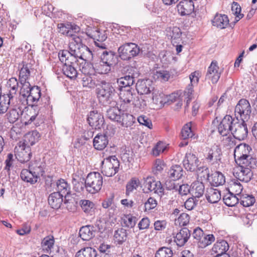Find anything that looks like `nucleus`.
I'll return each instance as SVG.
<instances>
[{"mask_svg": "<svg viewBox=\"0 0 257 257\" xmlns=\"http://www.w3.org/2000/svg\"><path fill=\"white\" fill-rule=\"evenodd\" d=\"M93 56L90 49L82 43L81 39L76 37L69 42V51L62 50L58 54L59 60L64 63L71 62L69 60V56L75 59L79 58L84 61H88L92 60Z\"/></svg>", "mask_w": 257, "mask_h": 257, "instance_id": "1", "label": "nucleus"}, {"mask_svg": "<svg viewBox=\"0 0 257 257\" xmlns=\"http://www.w3.org/2000/svg\"><path fill=\"white\" fill-rule=\"evenodd\" d=\"M103 184V178L101 175L96 172L89 173L85 180V185L82 182H78L74 184V188L77 192H80L84 187L91 194L98 193L101 189Z\"/></svg>", "mask_w": 257, "mask_h": 257, "instance_id": "2", "label": "nucleus"}, {"mask_svg": "<svg viewBox=\"0 0 257 257\" xmlns=\"http://www.w3.org/2000/svg\"><path fill=\"white\" fill-rule=\"evenodd\" d=\"M200 161L195 154L187 153L183 160V165L185 168L191 172L196 171L198 174L202 173V176L209 177V169L205 166L200 167Z\"/></svg>", "mask_w": 257, "mask_h": 257, "instance_id": "3", "label": "nucleus"}, {"mask_svg": "<svg viewBox=\"0 0 257 257\" xmlns=\"http://www.w3.org/2000/svg\"><path fill=\"white\" fill-rule=\"evenodd\" d=\"M115 92V89L112 84L103 80L100 82L96 89L97 98L103 105L110 103Z\"/></svg>", "mask_w": 257, "mask_h": 257, "instance_id": "4", "label": "nucleus"}, {"mask_svg": "<svg viewBox=\"0 0 257 257\" xmlns=\"http://www.w3.org/2000/svg\"><path fill=\"white\" fill-rule=\"evenodd\" d=\"M251 147L246 144H240L237 146L234 150V159L237 164H243L244 163H255V160L250 153Z\"/></svg>", "mask_w": 257, "mask_h": 257, "instance_id": "5", "label": "nucleus"}, {"mask_svg": "<svg viewBox=\"0 0 257 257\" xmlns=\"http://www.w3.org/2000/svg\"><path fill=\"white\" fill-rule=\"evenodd\" d=\"M27 88H25L23 91V87H21L20 94L26 98L28 105L31 106L32 108L36 107L41 98L40 88L36 86H31V84L29 85Z\"/></svg>", "mask_w": 257, "mask_h": 257, "instance_id": "6", "label": "nucleus"}, {"mask_svg": "<svg viewBox=\"0 0 257 257\" xmlns=\"http://www.w3.org/2000/svg\"><path fill=\"white\" fill-rule=\"evenodd\" d=\"M118 52L122 60H130L139 55L141 52V49L134 43H126L118 48Z\"/></svg>", "mask_w": 257, "mask_h": 257, "instance_id": "7", "label": "nucleus"}, {"mask_svg": "<svg viewBox=\"0 0 257 257\" xmlns=\"http://www.w3.org/2000/svg\"><path fill=\"white\" fill-rule=\"evenodd\" d=\"M237 165L238 166L233 173L234 177L240 181L248 182L252 177L251 169L255 165V163H244L243 164Z\"/></svg>", "mask_w": 257, "mask_h": 257, "instance_id": "8", "label": "nucleus"}, {"mask_svg": "<svg viewBox=\"0 0 257 257\" xmlns=\"http://www.w3.org/2000/svg\"><path fill=\"white\" fill-rule=\"evenodd\" d=\"M119 162L115 156L108 157L101 163V173L107 177L114 175L118 171Z\"/></svg>", "mask_w": 257, "mask_h": 257, "instance_id": "9", "label": "nucleus"}, {"mask_svg": "<svg viewBox=\"0 0 257 257\" xmlns=\"http://www.w3.org/2000/svg\"><path fill=\"white\" fill-rule=\"evenodd\" d=\"M144 180L143 191L145 193L154 191L160 197L164 195V189L160 181H156L154 177L151 176H148Z\"/></svg>", "mask_w": 257, "mask_h": 257, "instance_id": "10", "label": "nucleus"}, {"mask_svg": "<svg viewBox=\"0 0 257 257\" xmlns=\"http://www.w3.org/2000/svg\"><path fill=\"white\" fill-rule=\"evenodd\" d=\"M120 91L119 97L124 103H130L131 102H133V104L135 107L141 110L146 106V103L144 99L142 100V102H140L139 99L134 100L135 94L133 92V91H134V90L131 88H128L126 89H121Z\"/></svg>", "mask_w": 257, "mask_h": 257, "instance_id": "11", "label": "nucleus"}, {"mask_svg": "<svg viewBox=\"0 0 257 257\" xmlns=\"http://www.w3.org/2000/svg\"><path fill=\"white\" fill-rule=\"evenodd\" d=\"M234 112L236 118L240 117L241 120H247L251 113V106L249 101L245 99L239 100L235 107Z\"/></svg>", "mask_w": 257, "mask_h": 257, "instance_id": "12", "label": "nucleus"}, {"mask_svg": "<svg viewBox=\"0 0 257 257\" xmlns=\"http://www.w3.org/2000/svg\"><path fill=\"white\" fill-rule=\"evenodd\" d=\"M15 155L17 160L21 163L29 161L32 156L30 147L20 142L15 148Z\"/></svg>", "mask_w": 257, "mask_h": 257, "instance_id": "13", "label": "nucleus"}, {"mask_svg": "<svg viewBox=\"0 0 257 257\" xmlns=\"http://www.w3.org/2000/svg\"><path fill=\"white\" fill-rule=\"evenodd\" d=\"M245 121H239L237 118H236L233 123L231 134L234 138L240 141L244 140L247 136L248 130L246 124L245 123Z\"/></svg>", "mask_w": 257, "mask_h": 257, "instance_id": "14", "label": "nucleus"}, {"mask_svg": "<svg viewBox=\"0 0 257 257\" xmlns=\"http://www.w3.org/2000/svg\"><path fill=\"white\" fill-rule=\"evenodd\" d=\"M235 119L229 115L223 117L218 126V131L221 136H227L230 132L231 133Z\"/></svg>", "mask_w": 257, "mask_h": 257, "instance_id": "15", "label": "nucleus"}, {"mask_svg": "<svg viewBox=\"0 0 257 257\" xmlns=\"http://www.w3.org/2000/svg\"><path fill=\"white\" fill-rule=\"evenodd\" d=\"M8 95H9L11 101L10 103V107L18 109V111H24V110L26 108V105H28L26 98L22 96L20 93L19 97H17V94L12 95L11 94H8Z\"/></svg>", "mask_w": 257, "mask_h": 257, "instance_id": "16", "label": "nucleus"}, {"mask_svg": "<svg viewBox=\"0 0 257 257\" xmlns=\"http://www.w3.org/2000/svg\"><path fill=\"white\" fill-rule=\"evenodd\" d=\"M155 89L153 81L149 79L139 80L136 83V90L140 95L148 94Z\"/></svg>", "mask_w": 257, "mask_h": 257, "instance_id": "17", "label": "nucleus"}, {"mask_svg": "<svg viewBox=\"0 0 257 257\" xmlns=\"http://www.w3.org/2000/svg\"><path fill=\"white\" fill-rule=\"evenodd\" d=\"M87 121L89 124L95 129L100 128L104 121L103 115L96 110L90 112L88 115Z\"/></svg>", "mask_w": 257, "mask_h": 257, "instance_id": "18", "label": "nucleus"}, {"mask_svg": "<svg viewBox=\"0 0 257 257\" xmlns=\"http://www.w3.org/2000/svg\"><path fill=\"white\" fill-rule=\"evenodd\" d=\"M220 74L221 72L217 65V62L213 61L208 68L206 79L211 80L212 83H216L220 77Z\"/></svg>", "mask_w": 257, "mask_h": 257, "instance_id": "19", "label": "nucleus"}, {"mask_svg": "<svg viewBox=\"0 0 257 257\" xmlns=\"http://www.w3.org/2000/svg\"><path fill=\"white\" fill-rule=\"evenodd\" d=\"M222 152L218 146H213L206 156V161L212 164H217L221 161Z\"/></svg>", "mask_w": 257, "mask_h": 257, "instance_id": "20", "label": "nucleus"}, {"mask_svg": "<svg viewBox=\"0 0 257 257\" xmlns=\"http://www.w3.org/2000/svg\"><path fill=\"white\" fill-rule=\"evenodd\" d=\"M30 64H23L20 70L19 81L21 85V87H23V91H24L25 88H27L28 86L30 84L28 81L30 75Z\"/></svg>", "mask_w": 257, "mask_h": 257, "instance_id": "21", "label": "nucleus"}, {"mask_svg": "<svg viewBox=\"0 0 257 257\" xmlns=\"http://www.w3.org/2000/svg\"><path fill=\"white\" fill-rule=\"evenodd\" d=\"M178 13L181 16L189 15L195 10H198L196 6L190 2L185 0H182L177 6Z\"/></svg>", "mask_w": 257, "mask_h": 257, "instance_id": "22", "label": "nucleus"}, {"mask_svg": "<svg viewBox=\"0 0 257 257\" xmlns=\"http://www.w3.org/2000/svg\"><path fill=\"white\" fill-rule=\"evenodd\" d=\"M98 54H100V60L103 64H106L112 67L117 63V56L114 52L111 51H103L98 52Z\"/></svg>", "mask_w": 257, "mask_h": 257, "instance_id": "23", "label": "nucleus"}, {"mask_svg": "<svg viewBox=\"0 0 257 257\" xmlns=\"http://www.w3.org/2000/svg\"><path fill=\"white\" fill-rule=\"evenodd\" d=\"M189 230L187 228H183L178 232L174 237V241L179 246H182L188 240L190 236Z\"/></svg>", "mask_w": 257, "mask_h": 257, "instance_id": "24", "label": "nucleus"}, {"mask_svg": "<svg viewBox=\"0 0 257 257\" xmlns=\"http://www.w3.org/2000/svg\"><path fill=\"white\" fill-rule=\"evenodd\" d=\"M205 196L207 201L211 203H217L221 198L220 191L212 187L207 188Z\"/></svg>", "mask_w": 257, "mask_h": 257, "instance_id": "25", "label": "nucleus"}, {"mask_svg": "<svg viewBox=\"0 0 257 257\" xmlns=\"http://www.w3.org/2000/svg\"><path fill=\"white\" fill-rule=\"evenodd\" d=\"M108 143V138L105 134H97L93 139V146L97 150H102Z\"/></svg>", "mask_w": 257, "mask_h": 257, "instance_id": "26", "label": "nucleus"}, {"mask_svg": "<svg viewBox=\"0 0 257 257\" xmlns=\"http://www.w3.org/2000/svg\"><path fill=\"white\" fill-rule=\"evenodd\" d=\"M58 28L59 29V33L68 37H71L70 42L71 41H73L76 37L80 38L77 35V34L74 33L73 28L71 25L61 23L58 25Z\"/></svg>", "mask_w": 257, "mask_h": 257, "instance_id": "27", "label": "nucleus"}, {"mask_svg": "<svg viewBox=\"0 0 257 257\" xmlns=\"http://www.w3.org/2000/svg\"><path fill=\"white\" fill-rule=\"evenodd\" d=\"M135 78L133 75H126L117 79V83L119 90L126 89L131 88L130 86L134 84Z\"/></svg>", "mask_w": 257, "mask_h": 257, "instance_id": "28", "label": "nucleus"}, {"mask_svg": "<svg viewBox=\"0 0 257 257\" xmlns=\"http://www.w3.org/2000/svg\"><path fill=\"white\" fill-rule=\"evenodd\" d=\"M63 196L59 193L54 192L51 194L48 198L49 204L52 208H59L62 203Z\"/></svg>", "mask_w": 257, "mask_h": 257, "instance_id": "29", "label": "nucleus"}, {"mask_svg": "<svg viewBox=\"0 0 257 257\" xmlns=\"http://www.w3.org/2000/svg\"><path fill=\"white\" fill-rule=\"evenodd\" d=\"M40 137V134L37 131H33L26 134L22 143L26 146H31L38 142Z\"/></svg>", "mask_w": 257, "mask_h": 257, "instance_id": "30", "label": "nucleus"}, {"mask_svg": "<svg viewBox=\"0 0 257 257\" xmlns=\"http://www.w3.org/2000/svg\"><path fill=\"white\" fill-rule=\"evenodd\" d=\"M75 63L68 62L64 63L62 71L65 75L70 79L75 78L77 76V71L75 67Z\"/></svg>", "mask_w": 257, "mask_h": 257, "instance_id": "31", "label": "nucleus"}, {"mask_svg": "<svg viewBox=\"0 0 257 257\" xmlns=\"http://www.w3.org/2000/svg\"><path fill=\"white\" fill-rule=\"evenodd\" d=\"M212 23L214 26L223 29L229 24V20L225 15L216 14L212 21Z\"/></svg>", "mask_w": 257, "mask_h": 257, "instance_id": "32", "label": "nucleus"}, {"mask_svg": "<svg viewBox=\"0 0 257 257\" xmlns=\"http://www.w3.org/2000/svg\"><path fill=\"white\" fill-rule=\"evenodd\" d=\"M166 95L156 89L152 92L153 102L159 107L163 106L166 103Z\"/></svg>", "mask_w": 257, "mask_h": 257, "instance_id": "33", "label": "nucleus"}, {"mask_svg": "<svg viewBox=\"0 0 257 257\" xmlns=\"http://www.w3.org/2000/svg\"><path fill=\"white\" fill-rule=\"evenodd\" d=\"M204 188L203 183L199 181H195L191 185L190 194L193 197L199 198L204 194Z\"/></svg>", "mask_w": 257, "mask_h": 257, "instance_id": "34", "label": "nucleus"}, {"mask_svg": "<svg viewBox=\"0 0 257 257\" xmlns=\"http://www.w3.org/2000/svg\"><path fill=\"white\" fill-rule=\"evenodd\" d=\"M135 122V117L133 114L122 111L118 122L122 126L125 127L131 126Z\"/></svg>", "mask_w": 257, "mask_h": 257, "instance_id": "35", "label": "nucleus"}, {"mask_svg": "<svg viewBox=\"0 0 257 257\" xmlns=\"http://www.w3.org/2000/svg\"><path fill=\"white\" fill-rule=\"evenodd\" d=\"M183 174L182 168L178 165L172 166L168 172V177L172 180H177L181 178Z\"/></svg>", "mask_w": 257, "mask_h": 257, "instance_id": "36", "label": "nucleus"}, {"mask_svg": "<svg viewBox=\"0 0 257 257\" xmlns=\"http://www.w3.org/2000/svg\"><path fill=\"white\" fill-rule=\"evenodd\" d=\"M95 235L93 227L87 225L82 227L79 230V236L83 240H89Z\"/></svg>", "mask_w": 257, "mask_h": 257, "instance_id": "37", "label": "nucleus"}, {"mask_svg": "<svg viewBox=\"0 0 257 257\" xmlns=\"http://www.w3.org/2000/svg\"><path fill=\"white\" fill-rule=\"evenodd\" d=\"M229 249V245L227 242L221 239L217 240L214 244L212 250L217 254L226 253Z\"/></svg>", "mask_w": 257, "mask_h": 257, "instance_id": "38", "label": "nucleus"}, {"mask_svg": "<svg viewBox=\"0 0 257 257\" xmlns=\"http://www.w3.org/2000/svg\"><path fill=\"white\" fill-rule=\"evenodd\" d=\"M58 192L66 197L70 193V188L68 183L62 179L58 180L56 182Z\"/></svg>", "mask_w": 257, "mask_h": 257, "instance_id": "39", "label": "nucleus"}, {"mask_svg": "<svg viewBox=\"0 0 257 257\" xmlns=\"http://www.w3.org/2000/svg\"><path fill=\"white\" fill-rule=\"evenodd\" d=\"M32 170L23 169L21 173V179L27 182L33 184L37 182L38 179H37L36 176L34 175V174Z\"/></svg>", "mask_w": 257, "mask_h": 257, "instance_id": "40", "label": "nucleus"}, {"mask_svg": "<svg viewBox=\"0 0 257 257\" xmlns=\"http://www.w3.org/2000/svg\"><path fill=\"white\" fill-rule=\"evenodd\" d=\"M54 238L53 235H48L45 237L41 242L43 250L46 253L51 252L54 244Z\"/></svg>", "mask_w": 257, "mask_h": 257, "instance_id": "41", "label": "nucleus"}, {"mask_svg": "<svg viewBox=\"0 0 257 257\" xmlns=\"http://www.w3.org/2000/svg\"><path fill=\"white\" fill-rule=\"evenodd\" d=\"M239 197L229 192L223 196L224 203L228 206H234L238 203Z\"/></svg>", "mask_w": 257, "mask_h": 257, "instance_id": "42", "label": "nucleus"}, {"mask_svg": "<svg viewBox=\"0 0 257 257\" xmlns=\"http://www.w3.org/2000/svg\"><path fill=\"white\" fill-rule=\"evenodd\" d=\"M122 111L118 107H112L107 109L106 111L107 117L110 120L117 121L120 119Z\"/></svg>", "mask_w": 257, "mask_h": 257, "instance_id": "43", "label": "nucleus"}, {"mask_svg": "<svg viewBox=\"0 0 257 257\" xmlns=\"http://www.w3.org/2000/svg\"><path fill=\"white\" fill-rule=\"evenodd\" d=\"M211 184L213 186H218L222 185L225 182L224 176L220 172H215L211 176Z\"/></svg>", "mask_w": 257, "mask_h": 257, "instance_id": "44", "label": "nucleus"}, {"mask_svg": "<svg viewBox=\"0 0 257 257\" xmlns=\"http://www.w3.org/2000/svg\"><path fill=\"white\" fill-rule=\"evenodd\" d=\"M100 82L95 79L94 77L91 76H85L82 79V85L83 87L89 88H93L95 87H98V85L100 84Z\"/></svg>", "mask_w": 257, "mask_h": 257, "instance_id": "45", "label": "nucleus"}, {"mask_svg": "<svg viewBox=\"0 0 257 257\" xmlns=\"http://www.w3.org/2000/svg\"><path fill=\"white\" fill-rule=\"evenodd\" d=\"M96 251L92 247H85L78 251L76 257H96Z\"/></svg>", "mask_w": 257, "mask_h": 257, "instance_id": "46", "label": "nucleus"}, {"mask_svg": "<svg viewBox=\"0 0 257 257\" xmlns=\"http://www.w3.org/2000/svg\"><path fill=\"white\" fill-rule=\"evenodd\" d=\"M171 77V75L170 72L165 70L157 71L154 74V78L162 82L169 81Z\"/></svg>", "mask_w": 257, "mask_h": 257, "instance_id": "47", "label": "nucleus"}, {"mask_svg": "<svg viewBox=\"0 0 257 257\" xmlns=\"http://www.w3.org/2000/svg\"><path fill=\"white\" fill-rule=\"evenodd\" d=\"M215 237L212 234L204 233L201 240L199 241L198 245L201 248H204L211 244L215 241Z\"/></svg>", "mask_w": 257, "mask_h": 257, "instance_id": "48", "label": "nucleus"}, {"mask_svg": "<svg viewBox=\"0 0 257 257\" xmlns=\"http://www.w3.org/2000/svg\"><path fill=\"white\" fill-rule=\"evenodd\" d=\"M24 111H18L16 108H12L7 114V118L10 123H14L20 118V116H23Z\"/></svg>", "mask_w": 257, "mask_h": 257, "instance_id": "49", "label": "nucleus"}, {"mask_svg": "<svg viewBox=\"0 0 257 257\" xmlns=\"http://www.w3.org/2000/svg\"><path fill=\"white\" fill-rule=\"evenodd\" d=\"M114 240L118 244H122L127 238L126 230L123 228L116 230L114 234Z\"/></svg>", "mask_w": 257, "mask_h": 257, "instance_id": "50", "label": "nucleus"}, {"mask_svg": "<svg viewBox=\"0 0 257 257\" xmlns=\"http://www.w3.org/2000/svg\"><path fill=\"white\" fill-rule=\"evenodd\" d=\"M240 204L244 207H249L252 205L255 202V198L252 195L242 194L239 198Z\"/></svg>", "mask_w": 257, "mask_h": 257, "instance_id": "51", "label": "nucleus"}, {"mask_svg": "<svg viewBox=\"0 0 257 257\" xmlns=\"http://www.w3.org/2000/svg\"><path fill=\"white\" fill-rule=\"evenodd\" d=\"M88 60L89 61H90ZM85 64L82 66V67L80 69L82 73L85 75H87L88 76H91L92 75H94L95 73H96L95 67V63H90L86 62L87 61H85Z\"/></svg>", "mask_w": 257, "mask_h": 257, "instance_id": "52", "label": "nucleus"}, {"mask_svg": "<svg viewBox=\"0 0 257 257\" xmlns=\"http://www.w3.org/2000/svg\"><path fill=\"white\" fill-rule=\"evenodd\" d=\"M137 222V218L131 214L124 215L122 218V223L125 227L128 228L134 227Z\"/></svg>", "mask_w": 257, "mask_h": 257, "instance_id": "53", "label": "nucleus"}, {"mask_svg": "<svg viewBox=\"0 0 257 257\" xmlns=\"http://www.w3.org/2000/svg\"><path fill=\"white\" fill-rule=\"evenodd\" d=\"M80 205L82 209L86 213L91 214L94 211V204L88 200H81Z\"/></svg>", "mask_w": 257, "mask_h": 257, "instance_id": "54", "label": "nucleus"}, {"mask_svg": "<svg viewBox=\"0 0 257 257\" xmlns=\"http://www.w3.org/2000/svg\"><path fill=\"white\" fill-rule=\"evenodd\" d=\"M96 73L99 74H107L111 69V67L106 64H103L102 61L100 60L98 63H95V67Z\"/></svg>", "mask_w": 257, "mask_h": 257, "instance_id": "55", "label": "nucleus"}, {"mask_svg": "<svg viewBox=\"0 0 257 257\" xmlns=\"http://www.w3.org/2000/svg\"><path fill=\"white\" fill-rule=\"evenodd\" d=\"M8 94L2 96V99L0 100V114H3L7 112L10 106V100Z\"/></svg>", "mask_w": 257, "mask_h": 257, "instance_id": "56", "label": "nucleus"}, {"mask_svg": "<svg viewBox=\"0 0 257 257\" xmlns=\"http://www.w3.org/2000/svg\"><path fill=\"white\" fill-rule=\"evenodd\" d=\"M191 122L186 124L181 131V137L183 140L192 138L194 136L191 130Z\"/></svg>", "mask_w": 257, "mask_h": 257, "instance_id": "57", "label": "nucleus"}, {"mask_svg": "<svg viewBox=\"0 0 257 257\" xmlns=\"http://www.w3.org/2000/svg\"><path fill=\"white\" fill-rule=\"evenodd\" d=\"M189 221L190 216L186 213H182L177 219H175V223L176 225H179L180 226H185L188 224Z\"/></svg>", "mask_w": 257, "mask_h": 257, "instance_id": "58", "label": "nucleus"}, {"mask_svg": "<svg viewBox=\"0 0 257 257\" xmlns=\"http://www.w3.org/2000/svg\"><path fill=\"white\" fill-rule=\"evenodd\" d=\"M173 251L170 248L163 247L159 248L155 254V257H172Z\"/></svg>", "mask_w": 257, "mask_h": 257, "instance_id": "59", "label": "nucleus"}, {"mask_svg": "<svg viewBox=\"0 0 257 257\" xmlns=\"http://www.w3.org/2000/svg\"><path fill=\"white\" fill-rule=\"evenodd\" d=\"M8 85L10 88L9 92L12 95H16V92L18 88V82L16 78H11L9 79Z\"/></svg>", "mask_w": 257, "mask_h": 257, "instance_id": "60", "label": "nucleus"}, {"mask_svg": "<svg viewBox=\"0 0 257 257\" xmlns=\"http://www.w3.org/2000/svg\"><path fill=\"white\" fill-rule=\"evenodd\" d=\"M139 185V181L138 179H132L126 185V194L128 195L134 190L137 189Z\"/></svg>", "mask_w": 257, "mask_h": 257, "instance_id": "61", "label": "nucleus"}, {"mask_svg": "<svg viewBox=\"0 0 257 257\" xmlns=\"http://www.w3.org/2000/svg\"><path fill=\"white\" fill-rule=\"evenodd\" d=\"M231 11L232 13L236 16L235 20L236 21H238L243 17V15L240 14L241 7L237 3L234 2L232 3L231 6Z\"/></svg>", "mask_w": 257, "mask_h": 257, "instance_id": "62", "label": "nucleus"}, {"mask_svg": "<svg viewBox=\"0 0 257 257\" xmlns=\"http://www.w3.org/2000/svg\"><path fill=\"white\" fill-rule=\"evenodd\" d=\"M166 149L165 144L163 142H159L153 149L152 154L155 156H158L161 153H163Z\"/></svg>", "mask_w": 257, "mask_h": 257, "instance_id": "63", "label": "nucleus"}, {"mask_svg": "<svg viewBox=\"0 0 257 257\" xmlns=\"http://www.w3.org/2000/svg\"><path fill=\"white\" fill-rule=\"evenodd\" d=\"M32 112L31 110H29L28 109H27L25 111L24 110V113L22 116H23L24 118H25L26 120L25 122L26 124H30L31 122L34 121L36 119L37 116L38 115V113H37L31 115L30 114Z\"/></svg>", "mask_w": 257, "mask_h": 257, "instance_id": "64", "label": "nucleus"}]
</instances>
